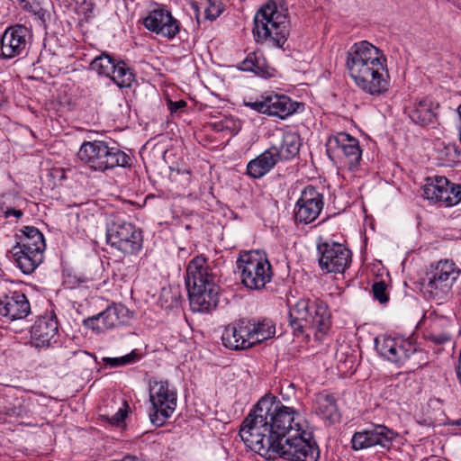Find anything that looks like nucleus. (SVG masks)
Returning a JSON list of instances; mask_svg holds the SVG:
<instances>
[{"instance_id":"1","label":"nucleus","mask_w":461,"mask_h":461,"mask_svg":"<svg viewBox=\"0 0 461 461\" xmlns=\"http://www.w3.org/2000/svg\"><path fill=\"white\" fill-rule=\"evenodd\" d=\"M300 413L285 406L268 393L259 399L243 420L240 436L252 451L271 458V450L285 439L303 429Z\"/></svg>"},{"instance_id":"2","label":"nucleus","mask_w":461,"mask_h":461,"mask_svg":"<svg viewBox=\"0 0 461 461\" xmlns=\"http://www.w3.org/2000/svg\"><path fill=\"white\" fill-rule=\"evenodd\" d=\"M347 68L356 85L371 95H381L390 87L386 58L366 41L354 44L348 52Z\"/></svg>"},{"instance_id":"3","label":"nucleus","mask_w":461,"mask_h":461,"mask_svg":"<svg viewBox=\"0 0 461 461\" xmlns=\"http://www.w3.org/2000/svg\"><path fill=\"white\" fill-rule=\"evenodd\" d=\"M185 286L194 312H210L216 308L220 287L209 272L207 260L203 256H197L188 263Z\"/></svg>"},{"instance_id":"4","label":"nucleus","mask_w":461,"mask_h":461,"mask_svg":"<svg viewBox=\"0 0 461 461\" xmlns=\"http://www.w3.org/2000/svg\"><path fill=\"white\" fill-rule=\"evenodd\" d=\"M77 158L89 168L104 172L115 167H131V157L117 146H109L104 140L85 141L79 148Z\"/></svg>"},{"instance_id":"5","label":"nucleus","mask_w":461,"mask_h":461,"mask_svg":"<svg viewBox=\"0 0 461 461\" xmlns=\"http://www.w3.org/2000/svg\"><path fill=\"white\" fill-rule=\"evenodd\" d=\"M289 21L277 10L275 1L269 0L257 12L253 33L262 40L269 39L276 47L283 48L289 36Z\"/></svg>"},{"instance_id":"6","label":"nucleus","mask_w":461,"mask_h":461,"mask_svg":"<svg viewBox=\"0 0 461 461\" xmlns=\"http://www.w3.org/2000/svg\"><path fill=\"white\" fill-rule=\"evenodd\" d=\"M241 284L250 290H262L273 277V270L267 255L259 250L241 251L237 259Z\"/></svg>"},{"instance_id":"7","label":"nucleus","mask_w":461,"mask_h":461,"mask_svg":"<svg viewBox=\"0 0 461 461\" xmlns=\"http://www.w3.org/2000/svg\"><path fill=\"white\" fill-rule=\"evenodd\" d=\"M304 429L285 439L271 450V458L277 455L289 461H317L320 457L319 447L312 438H306Z\"/></svg>"},{"instance_id":"8","label":"nucleus","mask_w":461,"mask_h":461,"mask_svg":"<svg viewBox=\"0 0 461 461\" xmlns=\"http://www.w3.org/2000/svg\"><path fill=\"white\" fill-rule=\"evenodd\" d=\"M459 273L451 260H440L435 266L431 265L426 275L428 283L425 286L429 297L440 302L446 300Z\"/></svg>"},{"instance_id":"9","label":"nucleus","mask_w":461,"mask_h":461,"mask_svg":"<svg viewBox=\"0 0 461 461\" xmlns=\"http://www.w3.org/2000/svg\"><path fill=\"white\" fill-rule=\"evenodd\" d=\"M152 408L149 412L150 422L156 427L163 426L176 407L177 393L169 388L168 381L154 382L149 393Z\"/></svg>"},{"instance_id":"10","label":"nucleus","mask_w":461,"mask_h":461,"mask_svg":"<svg viewBox=\"0 0 461 461\" xmlns=\"http://www.w3.org/2000/svg\"><path fill=\"white\" fill-rule=\"evenodd\" d=\"M106 240L108 244L128 255H133L142 248L141 231L133 224L122 220L108 224Z\"/></svg>"},{"instance_id":"11","label":"nucleus","mask_w":461,"mask_h":461,"mask_svg":"<svg viewBox=\"0 0 461 461\" xmlns=\"http://www.w3.org/2000/svg\"><path fill=\"white\" fill-rule=\"evenodd\" d=\"M317 250L321 255L319 266L326 273H344L351 263L352 253L339 242H320Z\"/></svg>"},{"instance_id":"12","label":"nucleus","mask_w":461,"mask_h":461,"mask_svg":"<svg viewBox=\"0 0 461 461\" xmlns=\"http://www.w3.org/2000/svg\"><path fill=\"white\" fill-rule=\"evenodd\" d=\"M323 195L314 186L307 185L295 203L294 221L308 224L314 221L323 208Z\"/></svg>"},{"instance_id":"13","label":"nucleus","mask_w":461,"mask_h":461,"mask_svg":"<svg viewBox=\"0 0 461 461\" xmlns=\"http://www.w3.org/2000/svg\"><path fill=\"white\" fill-rule=\"evenodd\" d=\"M397 436V432L384 425H375L372 429L354 433L351 439L352 448L361 450L379 446L384 449H390Z\"/></svg>"},{"instance_id":"14","label":"nucleus","mask_w":461,"mask_h":461,"mask_svg":"<svg viewBox=\"0 0 461 461\" xmlns=\"http://www.w3.org/2000/svg\"><path fill=\"white\" fill-rule=\"evenodd\" d=\"M375 348L381 356L395 364L403 363L418 349L411 338L392 337L384 338L382 342L376 339Z\"/></svg>"},{"instance_id":"15","label":"nucleus","mask_w":461,"mask_h":461,"mask_svg":"<svg viewBox=\"0 0 461 461\" xmlns=\"http://www.w3.org/2000/svg\"><path fill=\"white\" fill-rule=\"evenodd\" d=\"M28 29L21 24L8 27L0 39V51L3 59H13L26 52Z\"/></svg>"},{"instance_id":"16","label":"nucleus","mask_w":461,"mask_h":461,"mask_svg":"<svg viewBox=\"0 0 461 461\" xmlns=\"http://www.w3.org/2000/svg\"><path fill=\"white\" fill-rule=\"evenodd\" d=\"M144 26L150 32L160 34L169 40L180 32V23L171 13L164 8L151 11L143 21Z\"/></svg>"},{"instance_id":"17","label":"nucleus","mask_w":461,"mask_h":461,"mask_svg":"<svg viewBox=\"0 0 461 461\" xmlns=\"http://www.w3.org/2000/svg\"><path fill=\"white\" fill-rule=\"evenodd\" d=\"M249 334V322L245 319H240L225 328L221 335L222 344L231 350H244L252 348L256 342H251Z\"/></svg>"},{"instance_id":"18","label":"nucleus","mask_w":461,"mask_h":461,"mask_svg":"<svg viewBox=\"0 0 461 461\" xmlns=\"http://www.w3.org/2000/svg\"><path fill=\"white\" fill-rule=\"evenodd\" d=\"M59 323L55 314L44 315L38 318L31 328V339L35 347H48L56 342Z\"/></svg>"},{"instance_id":"19","label":"nucleus","mask_w":461,"mask_h":461,"mask_svg":"<svg viewBox=\"0 0 461 461\" xmlns=\"http://www.w3.org/2000/svg\"><path fill=\"white\" fill-rule=\"evenodd\" d=\"M305 324L313 330L317 339H321L331 325V313L328 304L320 299L313 300Z\"/></svg>"},{"instance_id":"20","label":"nucleus","mask_w":461,"mask_h":461,"mask_svg":"<svg viewBox=\"0 0 461 461\" xmlns=\"http://www.w3.org/2000/svg\"><path fill=\"white\" fill-rule=\"evenodd\" d=\"M127 312L122 304H113L101 313L86 319L84 325L98 333L104 332L118 326L122 321L121 316H124Z\"/></svg>"},{"instance_id":"21","label":"nucleus","mask_w":461,"mask_h":461,"mask_svg":"<svg viewBox=\"0 0 461 461\" xmlns=\"http://www.w3.org/2000/svg\"><path fill=\"white\" fill-rule=\"evenodd\" d=\"M267 105V115L276 116L285 120L297 111L304 109V104L293 101L285 95H279L274 92L266 93Z\"/></svg>"},{"instance_id":"22","label":"nucleus","mask_w":461,"mask_h":461,"mask_svg":"<svg viewBox=\"0 0 461 461\" xmlns=\"http://www.w3.org/2000/svg\"><path fill=\"white\" fill-rule=\"evenodd\" d=\"M31 312L26 295L21 292H13L0 298V314L10 320L25 318Z\"/></svg>"},{"instance_id":"23","label":"nucleus","mask_w":461,"mask_h":461,"mask_svg":"<svg viewBox=\"0 0 461 461\" xmlns=\"http://www.w3.org/2000/svg\"><path fill=\"white\" fill-rule=\"evenodd\" d=\"M438 106V104L434 105L431 101L423 99L405 108V111L412 122L424 127L436 123L438 114L435 109Z\"/></svg>"},{"instance_id":"24","label":"nucleus","mask_w":461,"mask_h":461,"mask_svg":"<svg viewBox=\"0 0 461 461\" xmlns=\"http://www.w3.org/2000/svg\"><path fill=\"white\" fill-rule=\"evenodd\" d=\"M15 235L16 245L13 250L24 249L43 254L46 244L43 234L34 226H25Z\"/></svg>"},{"instance_id":"25","label":"nucleus","mask_w":461,"mask_h":461,"mask_svg":"<svg viewBox=\"0 0 461 461\" xmlns=\"http://www.w3.org/2000/svg\"><path fill=\"white\" fill-rule=\"evenodd\" d=\"M333 141L342 152L348 168L350 170L356 168L359 165L362 156L359 141L345 132H339L334 137Z\"/></svg>"},{"instance_id":"26","label":"nucleus","mask_w":461,"mask_h":461,"mask_svg":"<svg viewBox=\"0 0 461 461\" xmlns=\"http://www.w3.org/2000/svg\"><path fill=\"white\" fill-rule=\"evenodd\" d=\"M238 69L252 72L256 76L269 78L275 76L276 69L271 68L261 53L250 52L238 66Z\"/></svg>"},{"instance_id":"27","label":"nucleus","mask_w":461,"mask_h":461,"mask_svg":"<svg viewBox=\"0 0 461 461\" xmlns=\"http://www.w3.org/2000/svg\"><path fill=\"white\" fill-rule=\"evenodd\" d=\"M269 148L262 154L250 160L247 165V174L252 178H260L268 173L278 162L273 150Z\"/></svg>"},{"instance_id":"28","label":"nucleus","mask_w":461,"mask_h":461,"mask_svg":"<svg viewBox=\"0 0 461 461\" xmlns=\"http://www.w3.org/2000/svg\"><path fill=\"white\" fill-rule=\"evenodd\" d=\"M301 138L295 132H286L284 134L280 147L271 146L277 160H288L294 158L300 150Z\"/></svg>"},{"instance_id":"29","label":"nucleus","mask_w":461,"mask_h":461,"mask_svg":"<svg viewBox=\"0 0 461 461\" xmlns=\"http://www.w3.org/2000/svg\"><path fill=\"white\" fill-rule=\"evenodd\" d=\"M316 412L323 419L331 423L340 420V413L337 405V401L332 394L319 393L315 400Z\"/></svg>"},{"instance_id":"30","label":"nucleus","mask_w":461,"mask_h":461,"mask_svg":"<svg viewBox=\"0 0 461 461\" xmlns=\"http://www.w3.org/2000/svg\"><path fill=\"white\" fill-rule=\"evenodd\" d=\"M13 252L17 267L26 275L32 274L44 258L43 254H40L38 251L16 249Z\"/></svg>"},{"instance_id":"31","label":"nucleus","mask_w":461,"mask_h":461,"mask_svg":"<svg viewBox=\"0 0 461 461\" xmlns=\"http://www.w3.org/2000/svg\"><path fill=\"white\" fill-rule=\"evenodd\" d=\"M247 321L249 322L250 340L256 342V345L273 338L276 334V328L271 320L256 321L253 319L247 320Z\"/></svg>"},{"instance_id":"32","label":"nucleus","mask_w":461,"mask_h":461,"mask_svg":"<svg viewBox=\"0 0 461 461\" xmlns=\"http://www.w3.org/2000/svg\"><path fill=\"white\" fill-rule=\"evenodd\" d=\"M448 184L449 181L445 176H436L434 180L429 178L423 186L422 196L432 202L440 203L442 194H445V187Z\"/></svg>"},{"instance_id":"33","label":"nucleus","mask_w":461,"mask_h":461,"mask_svg":"<svg viewBox=\"0 0 461 461\" xmlns=\"http://www.w3.org/2000/svg\"><path fill=\"white\" fill-rule=\"evenodd\" d=\"M114 73H111L110 78L121 88L131 87L135 80L133 70L122 60L114 63Z\"/></svg>"},{"instance_id":"34","label":"nucleus","mask_w":461,"mask_h":461,"mask_svg":"<svg viewBox=\"0 0 461 461\" xmlns=\"http://www.w3.org/2000/svg\"><path fill=\"white\" fill-rule=\"evenodd\" d=\"M116 59L111 55L103 52L95 58L90 63V69L96 72L100 76L110 77L111 73H114Z\"/></svg>"},{"instance_id":"35","label":"nucleus","mask_w":461,"mask_h":461,"mask_svg":"<svg viewBox=\"0 0 461 461\" xmlns=\"http://www.w3.org/2000/svg\"><path fill=\"white\" fill-rule=\"evenodd\" d=\"M442 194L440 203L446 206H452L461 201V185L452 184L449 182L445 187V192Z\"/></svg>"},{"instance_id":"36","label":"nucleus","mask_w":461,"mask_h":461,"mask_svg":"<svg viewBox=\"0 0 461 461\" xmlns=\"http://www.w3.org/2000/svg\"><path fill=\"white\" fill-rule=\"evenodd\" d=\"M312 301L310 299H301L299 300L290 310H289V317H296L297 319H304V321L309 316V311L311 310V305Z\"/></svg>"},{"instance_id":"37","label":"nucleus","mask_w":461,"mask_h":461,"mask_svg":"<svg viewBox=\"0 0 461 461\" xmlns=\"http://www.w3.org/2000/svg\"><path fill=\"white\" fill-rule=\"evenodd\" d=\"M425 339L428 341L432 342L435 346H440L446 343H449L451 340V336L447 330L439 331L436 327H432L431 330L425 335Z\"/></svg>"},{"instance_id":"38","label":"nucleus","mask_w":461,"mask_h":461,"mask_svg":"<svg viewBox=\"0 0 461 461\" xmlns=\"http://www.w3.org/2000/svg\"><path fill=\"white\" fill-rule=\"evenodd\" d=\"M169 179L176 188H185L190 181L191 175L189 171H180L179 169H172L169 175Z\"/></svg>"},{"instance_id":"39","label":"nucleus","mask_w":461,"mask_h":461,"mask_svg":"<svg viewBox=\"0 0 461 461\" xmlns=\"http://www.w3.org/2000/svg\"><path fill=\"white\" fill-rule=\"evenodd\" d=\"M386 290L387 285L384 281L375 282L372 285L374 298L380 303H385L389 301Z\"/></svg>"},{"instance_id":"40","label":"nucleus","mask_w":461,"mask_h":461,"mask_svg":"<svg viewBox=\"0 0 461 461\" xmlns=\"http://www.w3.org/2000/svg\"><path fill=\"white\" fill-rule=\"evenodd\" d=\"M138 357L137 353L132 351L131 353L125 355L121 357H104L103 360L105 365H108L113 367H116L119 366H123L129 363L133 362Z\"/></svg>"},{"instance_id":"41","label":"nucleus","mask_w":461,"mask_h":461,"mask_svg":"<svg viewBox=\"0 0 461 461\" xmlns=\"http://www.w3.org/2000/svg\"><path fill=\"white\" fill-rule=\"evenodd\" d=\"M130 407L126 401L123 402V408H120L118 411L113 415L111 418L108 416L103 415L102 418L107 420L113 426L119 427L121 424L124 422L125 418L127 417L128 411Z\"/></svg>"},{"instance_id":"42","label":"nucleus","mask_w":461,"mask_h":461,"mask_svg":"<svg viewBox=\"0 0 461 461\" xmlns=\"http://www.w3.org/2000/svg\"><path fill=\"white\" fill-rule=\"evenodd\" d=\"M446 160L449 163H457L461 160V149L455 143L444 145Z\"/></svg>"},{"instance_id":"43","label":"nucleus","mask_w":461,"mask_h":461,"mask_svg":"<svg viewBox=\"0 0 461 461\" xmlns=\"http://www.w3.org/2000/svg\"><path fill=\"white\" fill-rule=\"evenodd\" d=\"M267 102H266V93H264L262 95H261V100H257L255 102H244V105L245 106H248L249 108H251L252 110L259 113H263V114H267Z\"/></svg>"},{"instance_id":"44","label":"nucleus","mask_w":461,"mask_h":461,"mask_svg":"<svg viewBox=\"0 0 461 461\" xmlns=\"http://www.w3.org/2000/svg\"><path fill=\"white\" fill-rule=\"evenodd\" d=\"M289 324L295 335L303 334L304 329L308 328V324H305L304 319H297L296 317H289Z\"/></svg>"},{"instance_id":"45","label":"nucleus","mask_w":461,"mask_h":461,"mask_svg":"<svg viewBox=\"0 0 461 461\" xmlns=\"http://www.w3.org/2000/svg\"><path fill=\"white\" fill-rule=\"evenodd\" d=\"M205 17L209 20H215L221 14V9L215 4L209 1V5L205 8Z\"/></svg>"},{"instance_id":"46","label":"nucleus","mask_w":461,"mask_h":461,"mask_svg":"<svg viewBox=\"0 0 461 461\" xmlns=\"http://www.w3.org/2000/svg\"><path fill=\"white\" fill-rule=\"evenodd\" d=\"M71 356L73 357H77L80 359H83V358H90L92 357L91 354H89L88 352L86 351H84V350H77V351H71V352H65L63 357L66 360H69L71 358Z\"/></svg>"},{"instance_id":"47","label":"nucleus","mask_w":461,"mask_h":461,"mask_svg":"<svg viewBox=\"0 0 461 461\" xmlns=\"http://www.w3.org/2000/svg\"><path fill=\"white\" fill-rule=\"evenodd\" d=\"M168 109L171 113H176L178 110L184 108L186 106V102L184 100L179 101H171L168 100L167 102Z\"/></svg>"},{"instance_id":"48","label":"nucleus","mask_w":461,"mask_h":461,"mask_svg":"<svg viewBox=\"0 0 461 461\" xmlns=\"http://www.w3.org/2000/svg\"><path fill=\"white\" fill-rule=\"evenodd\" d=\"M4 214L5 218L14 216L15 218L20 219L23 215V212L22 210L14 208H6V210L4 212Z\"/></svg>"},{"instance_id":"49","label":"nucleus","mask_w":461,"mask_h":461,"mask_svg":"<svg viewBox=\"0 0 461 461\" xmlns=\"http://www.w3.org/2000/svg\"><path fill=\"white\" fill-rule=\"evenodd\" d=\"M456 375H457L459 382L461 383V351H460V355H459L458 366L456 368Z\"/></svg>"}]
</instances>
